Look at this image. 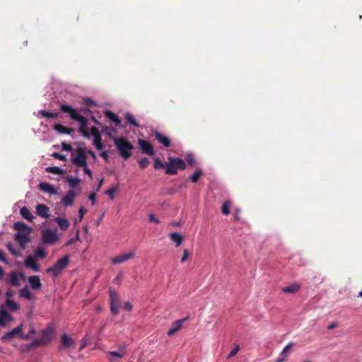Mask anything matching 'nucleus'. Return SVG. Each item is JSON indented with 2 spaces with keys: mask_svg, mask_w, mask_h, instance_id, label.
<instances>
[{
  "mask_svg": "<svg viewBox=\"0 0 362 362\" xmlns=\"http://www.w3.org/2000/svg\"><path fill=\"white\" fill-rule=\"evenodd\" d=\"M60 110L69 114L71 119L80 123L79 131L84 136L88 137L90 136L88 131V120L85 117L80 115L77 110L69 105L63 104L60 105Z\"/></svg>",
  "mask_w": 362,
  "mask_h": 362,
  "instance_id": "obj_1",
  "label": "nucleus"
},
{
  "mask_svg": "<svg viewBox=\"0 0 362 362\" xmlns=\"http://www.w3.org/2000/svg\"><path fill=\"white\" fill-rule=\"evenodd\" d=\"M115 145L119 153V155L125 160L132 156L133 144L125 137L113 138Z\"/></svg>",
  "mask_w": 362,
  "mask_h": 362,
  "instance_id": "obj_2",
  "label": "nucleus"
},
{
  "mask_svg": "<svg viewBox=\"0 0 362 362\" xmlns=\"http://www.w3.org/2000/svg\"><path fill=\"white\" fill-rule=\"evenodd\" d=\"M186 168V163L184 160L180 158H168V162L165 165V173L167 175H176L178 170H183Z\"/></svg>",
  "mask_w": 362,
  "mask_h": 362,
  "instance_id": "obj_3",
  "label": "nucleus"
},
{
  "mask_svg": "<svg viewBox=\"0 0 362 362\" xmlns=\"http://www.w3.org/2000/svg\"><path fill=\"white\" fill-rule=\"evenodd\" d=\"M70 262V259L68 255H66L59 259L55 264L46 269L47 273L51 274L54 277L59 276L62 271L66 268Z\"/></svg>",
  "mask_w": 362,
  "mask_h": 362,
  "instance_id": "obj_4",
  "label": "nucleus"
},
{
  "mask_svg": "<svg viewBox=\"0 0 362 362\" xmlns=\"http://www.w3.org/2000/svg\"><path fill=\"white\" fill-rule=\"evenodd\" d=\"M54 335V330L51 327H47L42 331L40 339H36L30 344L31 347H37L49 343Z\"/></svg>",
  "mask_w": 362,
  "mask_h": 362,
  "instance_id": "obj_5",
  "label": "nucleus"
},
{
  "mask_svg": "<svg viewBox=\"0 0 362 362\" xmlns=\"http://www.w3.org/2000/svg\"><path fill=\"white\" fill-rule=\"evenodd\" d=\"M71 161L77 167L87 165V156L85 150L78 148L76 151V156L72 158Z\"/></svg>",
  "mask_w": 362,
  "mask_h": 362,
  "instance_id": "obj_6",
  "label": "nucleus"
},
{
  "mask_svg": "<svg viewBox=\"0 0 362 362\" xmlns=\"http://www.w3.org/2000/svg\"><path fill=\"white\" fill-rule=\"evenodd\" d=\"M41 233L42 240L45 244L52 245L57 243L59 240L56 232L51 229H44Z\"/></svg>",
  "mask_w": 362,
  "mask_h": 362,
  "instance_id": "obj_7",
  "label": "nucleus"
},
{
  "mask_svg": "<svg viewBox=\"0 0 362 362\" xmlns=\"http://www.w3.org/2000/svg\"><path fill=\"white\" fill-rule=\"evenodd\" d=\"M23 330V324H20L18 326L13 329L10 332H7L5 333L1 337V340L2 341H11L16 337L20 338Z\"/></svg>",
  "mask_w": 362,
  "mask_h": 362,
  "instance_id": "obj_8",
  "label": "nucleus"
},
{
  "mask_svg": "<svg viewBox=\"0 0 362 362\" xmlns=\"http://www.w3.org/2000/svg\"><path fill=\"white\" fill-rule=\"evenodd\" d=\"M138 143L143 153L147 154L148 156L154 155V148L149 141L143 139H139Z\"/></svg>",
  "mask_w": 362,
  "mask_h": 362,
  "instance_id": "obj_9",
  "label": "nucleus"
},
{
  "mask_svg": "<svg viewBox=\"0 0 362 362\" xmlns=\"http://www.w3.org/2000/svg\"><path fill=\"white\" fill-rule=\"evenodd\" d=\"M135 256V252L134 251L129 252L125 254H122L120 255L116 256L111 259V262L114 264H118L123 263Z\"/></svg>",
  "mask_w": 362,
  "mask_h": 362,
  "instance_id": "obj_10",
  "label": "nucleus"
},
{
  "mask_svg": "<svg viewBox=\"0 0 362 362\" xmlns=\"http://www.w3.org/2000/svg\"><path fill=\"white\" fill-rule=\"evenodd\" d=\"M13 228L17 231L16 233L30 235L32 232V228L30 226L21 221L16 222Z\"/></svg>",
  "mask_w": 362,
  "mask_h": 362,
  "instance_id": "obj_11",
  "label": "nucleus"
},
{
  "mask_svg": "<svg viewBox=\"0 0 362 362\" xmlns=\"http://www.w3.org/2000/svg\"><path fill=\"white\" fill-rule=\"evenodd\" d=\"M152 135L154 136L155 139H156L160 144H161L165 147H169L171 145L170 139L166 136L165 135L162 134L158 131H154L152 133Z\"/></svg>",
  "mask_w": 362,
  "mask_h": 362,
  "instance_id": "obj_12",
  "label": "nucleus"
},
{
  "mask_svg": "<svg viewBox=\"0 0 362 362\" xmlns=\"http://www.w3.org/2000/svg\"><path fill=\"white\" fill-rule=\"evenodd\" d=\"M187 320V317H185L183 319L177 320L173 322L171 327L168 331V335L172 336L175 332L179 331L182 327L183 323Z\"/></svg>",
  "mask_w": 362,
  "mask_h": 362,
  "instance_id": "obj_13",
  "label": "nucleus"
},
{
  "mask_svg": "<svg viewBox=\"0 0 362 362\" xmlns=\"http://www.w3.org/2000/svg\"><path fill=\"white\" fill-rule=\"evenodd\" d=\"M76 197V193L74 190H69L66 193V194L62 198V203L65 206H72Z\"/></svg>",
  "mask_w": 362,
  "mask_h": 362,
  "instance_id": "obj_14",
  "label": "nucleus"
},
{
  "mask_svg": "<svg viewBox=\"0 0 362 362\" xmlns=\"http://www.w3.org/2000/svg\"><path fill=\"white\" fill-rule=\"evenodd\" d=\"M30 235H24L21 233H16L15 235V239L19 244L20 247L22 249H25L26 245L30 242Z\"/></svg>",
  "mask_w": 362,
  "mask_h": 362,
  "instance_id": "obj_15",
  "label": "nucleus"
},
{
  "mask_svg": "<svg viewBox=\"0 0 362 362\" xmlns=\"http://www.w3.org/2000/svg\"><path fill=\"white\" fill-rule=\"evenodd\" d=\"M49 207L45 204H39L36 206L37 214L42 218H48L49 217Z\"/></svg>",
  "mask_w": 362,
  "mask_h": 362,
  "instance_id": "obj_16",
  "label": "nucleus"
},
{
  "mask_svg": "<svg viewBox=\"0 0 362 362\" xmlns=\"http://www.w3.org/2000/svg\"><path fill=\"white\" fill-rule=\"evenodd\" d=\"M28 283L30 287L33 290H40L42 287V284L38 276L34 275L31 276L28 279Z\"/></svg>",
  "mask_w": 362,
  "mask_h": 362,
  "instance_id": "obj_17",
  "label": "nucleus"
},
{
  "mask_svg": "<svg viewBox=\"0 0 362 362\" xmlns=\"http://www.w3.org/2000/svg\"><path fill=\"white\" fill-rule=\"evenodd\" d=\"M38 188L46 193H49L50 194H55L57 193V190L52 185L48 182H40L38 185Z\"/></svg>",
  "mask_w": 362,
  "mask_h": 362,
  "instance_id": "obj_18",
  "label": "nucleus"
},
{
  "mask_svg": "<svg viewBox=\"0 0 362 362\" xmlns=\"http://www.w3.org/2000/svg\"><path fill=\"white\" fill-rule=\"evenodd\" d=\"M26 267L33 269L35 272H39L40 268L38 264L32 256H28L25 260Z\"/></svg>",
  "mask_w": 362,
  "mask_h": 362,
  "instance_id": "obj_19",
  "label": "nucleus"
},
{
  "mask_svg": "<svg viewBox=\"0 0 362 362\" xmlns=\"http://www.w3.org/2000/svg\"><path fill=\"white\" fill-rule=\"evenodd\" d=\"M53 129L57 132L64 134H70L71 132H74L73 129L67 128L61 124H55L53 127Z\"/></svg>",
  "mask_w": 362,
  "mask_h": 362,
  "instance_id": "obj_20",
  "label": "nucleus"
},
{
  "mask_svg": "<svg viewBox=\"0 0 362 362\" xmlns=\"http://www.w3.org/2000/svg\"><path fill=\"white\" fill-rule=\"evenodd\" d=\"M20 214L23 218L30 222H32L35 218V216L30 213V210L26 206H23L21 209Z\"/></svg>",
  "mask_w": 362,
  "mask_h": 362,
  "instance_id": "obj_21",
  "label": "nucleus"
},
{
  "mask_svg": "<svg viewBox=\"0 0 362 362\" xmlns=\"http://www.w3.org/2000/svg\"><path fill=\"white\" fill-rule=\"evenodd\" d=\"M169 237L175 243L176 247L180 246L183 242V237L176 232L171 233Z\"/></svg>",
  "mask_w": 362,
  "mask_h": 362,
  "instance_id": "obj_22",
  "label": "nucleus"
},
{
  "mask_svg": "<svg viewBox=\"0 0 362 362\" xmlns=\"http://www.w3.org/2000/svg\"><path fill=\"white\" fill-rule=\"evenodd\" d=\"M105 115L110 120L115 122L116 126H119L120 124L121 120L119 118V117L117 115H116L115 113H113L112 112H111L110 110H106L105 112Z\"/></svg>",
  "mask_w": 362,
  "mask_h": 362,
  "instance_id": "obj_23",
  "label": "nucleus"
},
{
  "mask_svg": "<svg viewBox=\"0 0 362 362\" xmlns=\"http://www.w3.org/2000/svg\"><path fill=\"white\" fill-rule=\"evenodd\" d=\"M54 221L58 224L62 230H66L69 226V221L65 218L57 217L55 218Z\"/></svg>",
  "mask_w": 362,
  "mask_h": 362,
  "instance_id": "obj_24",
  "label": "nucleus"
},
{
  "mask_svg": "<svg viewBox=\"0 0 362 362\" xmlns=\"http://www.w3.org/2000/svg\"><path fill=\"white\" fill-rule=\"evenodd\" d=\"M300 289V286L298 284H294L289 285L288 286H285L282 288V291L286 293H296Z\"/></svg>",
  "mask_w": 362,
  "mask_h": 362,
  "instance_id": "obj_25",
  "label": "nucleus"
},
{
  "mask_svg": "<svg viewBox=\"0 0 362 362\" xmlns=\"http://www.w3.org/2000/svg\"><path fill=\"white\" fill-rule=\"evenodd\" d=\"M62 344L64 346L69 348L74 344V340L69 337L66 334L62 336Z\"/></svg>",
  "mask_w": 362,
  "mask_h": 362,
  "instance_id": "obj_26",
  "label": "nucleus"
},
{
  "mask_svg": "<svg viewBox=\"0 0 362 362\" xmlns=\"http://www.w3.org/2000/svg\"><path fill=\"white\" fill-rule=\"evenodd\" d=\"M6 305L11 311H17L20 309L19 305L11 299H6Z\"/></svg>",
  "mask_w": 362,
  "mask_h": 362,
  "instance_id": "obj_27",
  "label": "nucleus"
},
{
  "mask_svg": "<svg viewBox=\"0 0 362 362\" xmlns=\"http://www.w3.org/2000/svg\"><path fill=\"white\" fill-rule=\"evenodd\" d=\"M119 349L120 351H110L108 354L112 357L122 358L126 354L125 346H119Z\"/></svg>",
  "mask_w": 362,
  "mask_h": 362,
  "instance_id": "obj_28",
  "label": "nucleus"
},
{
  "mask_svg": "<svg viewBox=\"0 0 362 362\" xmlns=\"http://www.w3.org/2000/svg\"><path fill=\"white\" fill-rule=\"evenodd\" d=\"M19 295L21 298H24L28 300H30L33 298V295L29 291L28 286H25L23 288L21 289L19 291Z\"/></svg>",
  "mask_w": 362,
  "mask_h": 362,
  "instance_id": "obj_29",
  "label": "nucleus"
},
{
  "mask_svg": "<svg viewBox=\"0 0 362 362\" xmlns=\"http://www.w3.org/2000/svg\"><path fill=\"white\" fill-rule=\"evenodd\" d=\"M39 115L43 117L55 119L59 117V113L57 112H50L46 110H41L39 112Z\"/></svg>",
  "mask_w": 362,
  "mask_h": 362,
  "instance_id": "obj_30",
  "label": "nucleus"
},
{
  "mask_svg": "<svg viewBox=\"0 0 362 362\" xmlns=\"http://www.w3.org/2000/svg\"><path fill=\"white\" fill-rule=\"evenodd\" d=\"M9 281L14 286H18L20 285L18 277L15 272H11L9 274Z\"/></svg>",
  "mask_w": 362,
  "mask_h": 362,
  "instance_id": "obj_31",
  "label": "nucleus"
},
{
  "mask_svg": "<svg viewBox=\"0 0 362 362\" xmlns=\"http://www.w3.org/2000/svg\"><path fill=\"white\" fill-rule=\"evenodd\" d=\"M109 296H110V303L120 302L119 296L115 290L110 289L109 290Z\"/></svg>",
  "mask_w": 362,
  "mask_h": 362,
  "instance_id": "obj_32",
  "label": "nucleus"
},
{
  "mask_svg": "<svg viewBox=\"0 0 362 362\" xmlns=\"http://www.w3.org/2000/svg\"><path fill=\"white\" fill-rule=\"evenodd\" d=\"M0 317L2 318V322H5V323L13 320V317L4 310H0Z\"/></svg>",
  "mask_w": 362,
  "mask_h": 362,
  "instance_id": "obj_33",
  "label": "nucleus"
},
{
  "mask_svg": "<svg viewBox=\"0 0 362 362\" xmlns=\"http://www.w3.org/2000/svg\"><path fill=\"white\" fill-rule=\"evenodd\" d=\"M294 346L293 343H288L282 350L281 353V356L282 358H285V361H286V358L288 357V354L291 349Z\"/></svg>",
  "mask_w": 362,
  "mask_h": 362,
  "instance_id": "obj_34",
  "label": "nucleus"
},
{
  "mask_svg": "<svg viewBox=\"0 0 362 362\" xmlns=\"http://www.w3.org/2000/svg\"><path fill=\"white\" fill-rule=\"evenodd\" d=\"M46 171L55 175H63L65 173L64 170L59 167H47Z\"/></svg>",
  "mask_w": 362,
  "mask_h": 362,
  "instance_id": "obj_35",
  "label": "nucleus"
},
{
  "mask_svg": "<svg viewBox=\"0 0 362 362\" xmlns=\"http://www.w3.org/2000/svg\"><path fill=\"white\" fill-rule=\"evenodd\" d=\"M66 181L69 183L71 187H76L80 182V180L77 177H73L72 176H67L65 178Z\"/></svg>",
  "mask_w": 362,
  "mask_h": 362,
  "instance_id": "obj_36",
  "label": "nucleus"
},
{
  "mask_svg": "<svg viewBox=\"0 0 362 362\" xmlns=\"http://www.w3.org/2000/svg\"><path fill=\"white\" fill-rule=\"evenodd\" d=\"M203 173L200 169H197L193 175L190 177L189 180L196 183L199 180V177L202 175Z\"/></svg>",
  "mask_w": 362,
  "mask_h": 362,
  "instance_id": "obj_37",
  "label": "nucleus"
},
{
  "mask_svg": "<svg viewBox=\"0 0 362 362\" xmlns=\"http://www.w3.org/2000/svg\"><path fill=\"white\" fill-rule=\"evenodd\" d=\"M125 119L132 125H133V126H134L136 127H138L139 126V123L136 122V120L135 119L134 117L132 114L127 113L125 115Z\"/></svg>",
  "mask_w": 362,
  "mask_h": 362,
  "instance_id": "obj_38",
  "label": "nucleus"
},
{
  "mask_svg": "<svg viewBox=\"0 0 362 362\" xmlns=\"http://www.w3.org/2000/svg\"><path fill=\"white\" fill-rule=\"evenodd\" d=\"M231 206V203L230 202H226L223 203L221 212L224 215H228L230 214V208Z\"/></svg>",
  "mask_w": 362,
  "mask_h": 362,
  "instance_id": "obj_39",
  "label": "nucleus"
},
{
  "mask_svg": "<svg viewBox=\"0 0 362 362\" xmlns=\"http://www.w3.org/2000/svg\"><path fill=\"white\" fill-rule=\"evenodd\" d=\"M166 163H163L161 162L160 158H156L154 159V163H153V168L155 170H158L160 168H165V169Z\"/></svg>",
  "mask_w": 362,
  "mask_h": 362,
  "instance_id": "obj_40",
  "label": "nucleus"
},
{
  "mask_svg": "<svg viewBox=\"0 0 362 362\" xmlns=\"http://www.w3.org/2000/svg\"><path fill=\"white\" fill-rule=\"evenodd\" d=\"M119 303L120 302L110 303V310L112 314L117 315L119 313Z\"/></svg>",
  "mask_w": 362,
  "mask_h": 362,
  "instance_id": "obj_41",
  "label": "nucleus"
},
{
  "mask_svg": "<svg viewBox=\"0 0 362 362\" xmlns=\"http://www.w3.org/2000/svg\"><path fill=\"white\" fill-rule=\"evenodd\" d=\"M93 144L98 150H101L103 148V145L101 142V135L98 137L93 138Z\"/></svg>",
  "mask_w": 362,
  "mask_h": 362,
  "instance_id": "obj_42",
  "label": "nucleus"
},
{
  "mask_svg": "<svg viewBox=\"0 0 362 362\" xmlns=\"http://www.w3.org/2000/svg\"><path fill=\"white\" fill-rule=\"evenodd\" d=\"M35 333V329L33 328H32L27 334H23L21 333V334L20 336V339H23V340H28L32 337V336Z\"/></svg>",
  "mask_w": 362,
  "mask_h": 362,
  "instance_id": "obj_43",
  "label": "nucleus"
},
{
  "mask_svg": "<svg viewBox=\"0 0 362 362\" xmlns=\"http://www.w3.org/2000/svg\"><path fill=\"white\" fill-rule=\"evenodd\" d=\"M117 189V187H112L107 190L105 191V194H107L111 199H113L115 197V192Z\"/></svg>",
  "mask_w": 362,
  "mask_h": 362,
  "instance_id": "obj_44",
  "label": "nucleus"
},
{
  "mask_svg": "<svg viewBox=\"0 0 362 362\" xmlns=\"http://www.w3.org/2000/svg\"><path fill=\"white\" fill-rule=\"evenodd\" d=\"M139 164L141 169H144L148 165L149 160L147 158H142L139 160Z\"/></svg>",
  "mask_w": 362,
  "mask_h": 362,
  "instance_id": "obj_45",
  "label": "nucleus"
},
{
  "mask_svg": "<svg viewBox=\"0 0 362 362\" xmlns=\"http://www.w3.org/2000/svg\"><path fill=\"white\" fill-rule=\"evenodd\" d=\"M239 349H240L239 346L236 344L235 346V347L232 349V351L229 353L227 358H230L235 356L238 354Z\"/></svg>",
  "mask_w": 362,
  "mask_h": 362,
  "instance_id": "obj_46",
  "label": "nucleus"
},
{
  "mask_svg": "<svg viewBox=\"0 0 362 362\" xmlns=\"http://www.w3.org/2000/svg\"><path fill=\"white\" fill-rule=\"evenodd\" d=\"M191 255H192V253L189 251H188L187 249H185L183 251V255L181 258V262L184 263L187 259V258Z\"/></svg>",
  "mask_w": 362,
  "mask_h": 362,
  "instance_id": "obj_47",
  "label": "nucleus"
},
{
  "mask_svg": "<svg viewBox=\"0 0 362 362\" xmlns=\"http://www.w3.org/2000/svg\"><path fill=\"white\" fill-rule=\"evenodd\" d=\"M35 254L40 258H45L46 256V252L41 248L36 249L35 250Z\"/></svg>",
  "mask_w": 362,
  "mask_h": 362,
  "instance_id": "obj_48",
  "label": "nucleus"
},
{
  "mask_svg": "<svg viewBox=\"0 0 362 362\" xmlns=\"http://www.w3.org/2000/svg\"><path fill=\"white\" fill-rule=\"evenodd\" d=\"M90 133L93 136V138L98 137L99 136H100V132L98 131L97 127L94 126L90 127Z\"/></svg>",
  "mask_w": 362,
  "mask_h": 362,
  "instance_id": "obj_49",
  "label": "nucleus"
},
{
  "mask_svg": "<svg viewBox=\"0 0 362 362\" xmlns=\"http://www.w3.org/2000/svg\"><path fill=\"white\" fill-rule=\"evenodd\" d=\"M62 150L66 151H71L73 148L70 144L62 142Z\"/></svg>",
  "mask_w": 362,
  "mask_h": 362,
  "instance_id": "obj_50",
  "label": "nucleus"
},
{
  "mask_svg": "<svg viewBox=\"0 0 362 362\" xmlns=\"http://www.w3.org/2000/svg\"><path fill=\"white\" fill-rule=\"evenodd\" d=\"M87 212V210L83 207L81 206L78 210V216L79 220L78 221H81V220L83 218L84 214Z\"/></svg>",
  "mask_w": 362,
  "mask_h": 362,
  "instance_id": "obj_51",
  "label": "nucleus"
},
{
  "mask_svg": "<svg viewBox=\"0 0 362 362\" xmlns=\"http://www.w3.org/2000/svg\"><path fill=\"white\" fill-rule=\"evenodd\" d=\"M186 160L187 163L191 165H193L195 163V159L192 154H188L186 156Z\"/></svg>",
  "mask_w": 362,
  "mask_h": 362,
  "instance_id": "obj_52",
  "label": "nucleus"
},
{
  "mask_svg": "<svg viewBox=\"0 0 362 362\" xmlns=\"http://www.w3.org/2000/svg\"><path fill=\"white\" fill-rule=\"evenodd\" d=\"M182 185L180 186L178 189L170 187L167 189V194H174L177 193L179 190H180L182 189Z\"/></svg>",
  "mask_w": 362,
  "mask_h": 362,
  "instance_id": "obj_53",
  "label": "nucleus"
},
{
  "mask_svg": "<svg viewBox=\"0 0 362 362\" xmlns=\"http://www.w3.org/2000/svg\"><path fill=\"white\" fill-rule=\"evenodd\" d=\"M52 156L54 158H57V159H59V160H66V156H64V155H62V154H60L59 153H53Z\"/></svg>",
  "mask_w": 362,
  "mask_h": 362,
  "instance_id": "obj_54",
  "label": "nucleus"
},
{
  "mask_svg": "<svg viewBox=\"0 0 362 362\" xmlns=\"http://www.w3.org/2000/svg\"><path fill=\"white\" fill-rule=\"evenodd\" d=\"M125 310L130 311L132 309V305L129 302H126L123 306Z\"/></svg>",
  "mask_w": 362,
  "mask_h": 362,
  "instance_id": "obj_55",
  "label": "nucleus"
},
{
  "mask_svg": "<svg viewBox=\"0 0 362 362\" xmlns=\"http://www.w3.org/2000/svg\"><path fill=\"white\" fill-rule=\"evenodd\" d=\"M82 167L83 168L84 173L87 174L90 178H92V172L89 168H87V165Z\"/></svg>",
  "mask_w": 362,
  "mask_h": 362,
  "instance_id": "obj_56",
  "label": "nucleus"
},
{
  "mask_svg": "<svg viewBox=\"0 0 362 362\" xmlns=\"http://www.w3.org/2000/svg\"><path fill=\"white\" fill-rule=\"evenodd\" d=\"M148 221L150 222H155V223H159V221L157 218H156L153 214H150L148 216Z\"/></svg>",
  "mask_w": 362,
  "mask_h": 362,
  "instance_id": "obj_57",
  "label": "nucleus"
},
{
  "mask_svg": "<svg viewBox=\"0 0 362 362\" xmlns=\"http://www.w3.org/2000/svg\"><path fill=\"white\" fill-rule=\"evenodd\" d=\"M14 294V292L12 291L11 290L8 289L6 292V299H11V298L13 296Z\"/></svg>",
  "mask_w": 362,
  "mask_h": 362,
  "instance_id": "obj_58",
  "label": "nucleus"
},
{
  "mask_svg": "<svg viewBox=\"0 0 362 362\" xmlns=\"http://www.w3.org/2000/svg\"><path fill=\"white\" fill-rule=\"evenodd\" d=\"M95 192H92L90 195H89V199L91 200L92 202V205H93L95 204Z\"/></svg>",
  "mask_w": 362,
  "mask_h": 362,
  "instance_id": "obj_59",
  "label": "nucleus"
},
{
  "mask_svg": "<svg viewBox=\"0 0 362 362\" xmlns=\"http://www.w3.org/2000/svg\"><path fill=\"white\" fill-rule=\"evenodd\" d=\"M0 260L4 262H6V259L5 255H4V253L1 250H0Z\"/></svg>",
  "mask_w": 362,
  "mask_h": 362,
  "instance_id": "obj_60",
  "label": "nucleus"
},
{
  "mask_svg": "<svg viewBox=\"0 0 362 362\" xmlns=\"http://www.w3.org/2000/svg\"><path fill=\"white\" fill-rule=\"evenodd\" d=\"M100 156L105 160H108V154L106 151H103L100 153Z\"/></svg>",
  "mask_w": 362,
  "mask_h": 362,
  "instance_id": "obj_61",
  "label": "nucleus"
},
{
  "mask_svg": "<svg viewBox=\"0 0 362 362\" xmlns=\"http://www.w3.org/2000/svg\"><path fill=\"white\" fill-rule=\"evenodd\" d=\"M338 326L337 323V322H332L331 323L328 327H327V329H332L335 327H337Z\"/></svg>",
  "mask_w": 362,
  "mask_h": 362,
  "instance_id": "obj_62",
  "label": "nucleus"
},
{
  "mask_svg": "<svg viewBox=\"0 0 362 362\" xmlns=\"http://www.w3.org/2000/svg\"><path fill=\"white\" fill-rule=\"evenodd\" d=\"M88 153H89V154H90V155L93 158H96V155H95V153L93 151L90 150V151H88Z\"/></svg>",
  "mask_w": 362,
  "mask_h": 362,
  "instance_id": "obj_63",
  "label": "nucleus"
},
{
  "mask_svg": "<svg viewBox=\"0 0 362 362\" xmlns=\"http://www.w3.org/2000/svg\"><path fill=\"white\" fill-rule=\"evenodd\" d=\"M103 182V179H101L98 183L97 190L99 191Z\"/></svg>",
  "mask_w": 362,
  "mask_h": 362,
  "instance_id": "obj_64",
  "label": "nucleus"
}]
</instances>
